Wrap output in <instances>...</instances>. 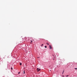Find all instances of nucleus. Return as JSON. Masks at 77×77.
I'll return each instance as SVG.
<instances>
[{"instance_id": "obj_1", "label": "nucleus", "mask_w": 77, "mask_h": 77, "mask_svg": "<svg viewBox=\"0 0 77 77\" xmlns=\"http://www.w3.org/2000/svg\"><path fill=\"white\" fill-rule=\"evenodd\" d=\"M49 47L50 49H51H51H52V47H51V45H49Z\"/></svg>"}, {"instance_id": "obj_2", "label": "nucleus", "mask_w": 77, "mask_h": 77, "mask_svg": "<svg viewBox=\"0 0 77 77\" xmlns=\"http://www.w3.org/2000/svg\"><path fill=\"white\" fill-rule=\"evenodd\" d=\"M37 70L38 71H40L41 70V69H39V68H37Z\"/></svg>"}, {"instance_id": "obj_3", "label": "nucleus", "mask_w": 77, "mask_h": 77, "mask_svg": "<svg viewBox=\"0 0 77 77\" xmlns=\"http://www.w3.org/2000/svg\"><path fill=\"white\" fill-rule=\"evenodd\" d=\"M23 74H25V71H24V70L23 71Z\"/></svg>"}, {"instance_id": "obj_4", "label": "nucleus", "mask_w": 77, "mask_h": 77, "mask_svg": "<svg viewBox=\"0 0 77 77\" xmlns=\"http://www.w3.org/2000/svg\"><path fill=\"white\" fill-rule=\"evenodd\" d=\"M20 65H22V64L21 63H20Z\"/></svg>"}, {"instance_id": "obj_5", "label": "nucleus", "mask_w": 77, "mask_h": 77, "mask_svg": "<svg viewBox=\"0 0 77 77\" xmlns=\"http://www.w3.org/2000/svg\"><path fill=\"white\" fill-rule=\"evenodd\" d=\"M47 45H49V43H47Z\"/></svg>"}, {"instance_id": "obj_6", "label": "nucleus", "mask_w": 77, "mask_h": 77, "mask_svg": "<svg viewBox=\"0 0 77 77\" xmlns=\"http://www.w3.org/2000/svg\"><path fill=\"white\" fill-rule=\"evenodd\" d=\"M43 45H44L43 44H42V45H41V47H42V46H43Z\"/></svg>"}, {"instance_id": "obj_7", "label": "nucleus", "mask_w": 77, "mask_h": 77, "mask_svg": "<svg viewBox=\"0 0 77 77\" xmlns=\"http://www.w3.org/2000/svg\"><path fill=\"white\" fill-rule=\"evenodd\" d=\"M45 48H47V46H45Z\"/></svg>"}, {"instance_id": "obj_8", "label": "nucleus", "mask_w": 77, "mask_h": 77, "mask_svg": "<svg viewBox=\"0 0 77 77\" xmlns=\"http://www.w3.org/2000/svg\"><path fill=\"white\" fill-rule=\"evenodd\" d=\"M66 77H68V75H66Z\"/></svg>"}, {"instance_id": "obj_9", "label": "nucleus", "mask_w": 77, "mask_h": 77, "mask_svg": "<svg viewBox=\"0 0 77 77\" xmlns=\"http://www.w3.org/2000/svg\"><path fill=\"white\" fill-rule=\"evenodd\" d=\"M75 69H77V68H75Z\"/></svg>"}, {"instance_id": "obj_10", "label": "nucleus", "mask_w": 77, "mask_h": 77, "mask_svg": "<svg viewBox=\"0 0 77 77\" xmlns=\"http://www.w3.org/2000/svg\"><path fill=\"white\" fill-rule=\"evenodd\" d=\"M64 72V70H63V72L62 73V74H63V72Z\"/></svg>"}, {"instance_id": "obj_11", "label": "nucleus", "mask_w": 77, "mask_h": 77, "mask_svg": "<svg viewBox=\"0 0 77 77\" xmlns=\"http://www.w3.org/2000/svg\"><path fill=\"white\" fill-rule=\"evenodd\" d=\"M18 73V74H20V72H19Z\"/></svg>"}, {"instance_id": "obj_12", "label": "nucleus", "mask_w": 77, "mask_h": 77, "mask_svg": "<svg viewBox=\"0 0 77 77\" xmlns=\"http://www.w3.org/2000/svg\"><path fill=\"white\" fill-rule=\"evenodd\" d=\"M33 42L32 41H31V42Z\"/></svg>"}, {"instance_id": "obj_13", "label": "nucleus", "mask_w": 77, "mask_h": 77, "mask_svg": "<svg viewBox=\"0 0 77 77\" xmlns=\"http://www.w3.org/2000/svg\"><path fill=\"white\" fill-rule=\"evenodd\" d=\"M11 69H13L12 68H11Z\"/></svg>"}, {"instance_id": "obj_14", "label": "nucleus", "mask_w": 77, "mask_h": 77, "mask_svg": "<svg viewBox=\"0 0 77 77\" xmlns=\"http://www.w3.org/2000/svg\"><path fill=\"white\" fill-rule=\"evenodd\" d=\"M63 77H64V76H63Z\"/></svg>"}]
</instances>
